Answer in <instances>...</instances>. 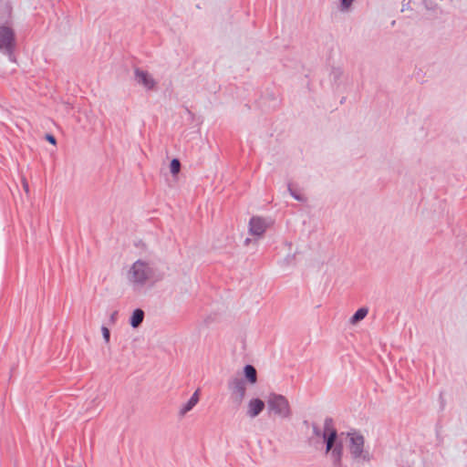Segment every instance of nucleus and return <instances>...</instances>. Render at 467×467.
<instances>
[{
    "instance_id": "f257e3e1",
    "label": "nucleus",
    "mask_w": 467,
    "mask_h": 467,
    "mask_svg": "<svg viewBox=\"0 0 467 467\" xmlns=\"http://www.w3.org/2000/svg\"><path fill=\"white\" fill-rule=\"evenodd\" d=\"M314 433L323 438L326 443V453L328 454L332 467H343V440L350 457L356 462H368L370 455L365 446L364 435L357 430L341 432L339 435L332 419H326L323 430L314 427Z\"/></svg>"
},
{
    "instance_id": "f03ea898",
    "label": "nucleus",
    "mask_w": 467,
    "mask_h": 467,
    "mask_svg": "<svg viewBox=\"0 0 467 467\" xmlns=\"http://www.w3.org/2000/svg\"><path fill=\"white\" fill-rule=\"evenodd\" d=\"M125 277L135 290L152 285L161 279V275L149 262L137 260L126 271Z\"/></svg>"
},
{
    "instance_id": "7ed1b4c3",
    "label": "nucleus",
    "mask_w": 467,
    "mask_h": 467,
    "mask_svg": "<svg viewBox=\"0 0 467 467\" xmlns=\"http://www.w3.org/2000/svg\"><path fill=\"white\" fill-rule=\"evenodd\" d=\"M266 403L270 414H274L281 419H288L291 417V407L288 400L285 396L270 393L267 397Z\"/></svg>"
},
{
    "instance_id": "20e7f679",
    "label": "nucleus",
    "mask_w": 467,
    "mask_h": 467,
    "mask_svg": "<svg viewBox=\"0 0 467 467\" xmlns=\"http://www.w3.org/2000/svg\"><path fill=\"white\" fill-rule=\"evenodd\" d=\"M228 389L234 402L241 404L246 395L245 382L238 377H234L228 381Z\"/></svg>"
},
{
    "instance_id": "39448f33",
    "label": "nucleus",
    "mask_w": 467,
    "mask_h": 467,
    "mask_svg": "<svg viewBox=\"0 0 467 467\" xmlns=\"http://www.w3.org/2000/svg\"><path fill=\"white\" fill-rule=\"evenodd\" d=\"M15 46L14 31L8 26H0V50L11 56Z\"/></svg>"
},
{
    "instance_id": "423d86ee",
    "label": "nucleus",
    "mask_w": 467,
    "mask_h": 467,
    "mask_svg": "<svg viewBox=\"0 0 467 467\" xmlns=\"http://www.w3.org/2000/svg\"><path fill=\"white\" fill-rule=\"evenodd\" d=\"M271 223L259 216H253L249 221V233L252 235L261 237L270 226Z\"/></svg>"
},
{
    "instance_id": "0eeeda50",
    "label": "nucleus",
    "mask_w": 467,
    "mask_h": 467,
    "mask_svg": "<svg viewBox=\"0 0 467 467\" xmlns=\"http://www.w3.org/2000/svg\"><path fill=\"white\" fill-rule=\"evenodd\" d=\"M200 400V389H196L189 400L182 404L177 411V415L180 419H183L199 402Z\"/></svg>"
},
{
    "instance_id": "6e6552de",
    "label": "nucleus",
    "mask_w": 467,
    "mask_h": 467,
    "mask_svg": "<svg viewBox=\"0 0 467 467\" xmlns=\"http://www.w3.org/2000/svg\"><path fill=\"white\" fill-rule=\"evenodd\" d=\"M265 407V404L262 400L257 398L251 399L247 403L246 415L249 418L254 419L264 410Z\"/></svg>"
},
{
    "instance_id": "1a4fd4ad",
    "label": "nucleus",
    "mask_w": 467,
    "mask_h": 467,
    "mask_svg": "<svg viewBox=\"0 0 467 467\" xmlns=\"http://www.w3.org/2000/svg\"><path fill=\"white\" fill-rule=\"evenodd\" d=\"M136 79L147 89H153L156 86L154 78L145 71L136 70Z\"/></svg>"
},
{
    "instance_id": "9d476101",
    "label": "nucleus",
    "mask_w": 467,
    "mask_h": 467,
    "mask_svg": "<svg viewBox=\"0 0 467 467\" xmlns=\"http://www.w3.org/2000/svg\"><path fill=\"white\" fill-rule=\"evenodd\" d=\"M244 375L246 380L251 384L254 385L257 382L256 369L252 365H246L244 368Z\"/></svg>"
},
{
    "instance_id": "9b49d317",
    "label": "nucleus",
    "mask_w": 467,
    "mask_h": 467,
    "mask_svg": "<svg viewBox=\"0 0 467 467\" xmlns=\"http://www.w3.org/2000/svg\"><path fill=\"white\" fill-rule=\"evenodd\" d=\"M144 319V312L140 308H137L132 312L130 319V324L132 327H138Z\"/></svg>"
},
{
    "instance_id": "f8f14e48",
    "label": "nucleus",
    "mask_w": 467,
    "mask_h": 467,
    "mask_svg": "<svg viewBox=\"0 0 467 467\" xmlns=\"http://www.w3.org/2000/svg\"><path fill=\"white\" fill-rule=\"evenodd\" d=\"M368 313V309L367 307L359 308L349 319V323L351 325H357L358 322L363 320Z\"/></svg>"
},
{
    "instance_id": "ddd939ff",
    "label": "nucleus",
    "mask_w": 467,
    "mask_h": 467,
    "mask_svg": "<svg viewBox=\"0 0 467 467\" xmlns=\"http://www.w3.org/2000/svg\"><path fill=\"white\" fill-rule=\"evenodd\" d=\"M171 172L172 175H177L181 170V163L178 159H173L170 164Z\"/></svg>"
},
{
    "instance_id": "4468645a",
    "label": "nucleus",
    "mask_w": 467,
    "mask_h": 467,
    "mask_svg": "<svg viewBox=\"0 0 467 467\" xmlns=\"http://www.w3.org/2000/svg\"><path fill=\"white\" fill-rule=\"evenodd\" d=\"M354 0H341L340 2V11L347 12L349 10L350 6L352 5Z\"/></svg>"
},
{
    "instance_id": "2eb2a0df",
    "label": "nucleus",
    "mask_w": 467,
    "mask_h": 467,
    "mask_svg": "<svg viewBox=\"0 0 467 467\" xmlns=\"http://www.w3.org/2000/svg\"><path fill=\"white\" fill-rule=\"evenodd\" d=\"M101 332H102V337H103L105 342L109 343V338H110V332H109V328L105 326H102Z\"/></svg>"
},
{
    "instance_id": "dca6fc26",
    "label": "nucleus",
    "mask_w": 467,
    "mask_h": 467,
    "mask_svg": "<svg viewBox=\"0 0 467 467\" xmlns=\"http://www.w3.org/2000/svg\"><path fill=\"white\" fill-rule=\"evenodd\" d=\"M47 140L50 143H52V144H54V145L56 144V139H55V137H54L53 135H47Z\"/></svg>"
},
{
    "instance_id": "f3484780",
    "label": "nucleus",
    "mask_w": 467,
    "mask_h": 467,
    "mask_svg": "<svg viewBox=\"0 0 467 467\" xmlns=\"http://www.w3.org/2000/svg\"><path fill=\"white\" fill-rule=\"evenodd\" d=\"M291 194L294 196L295 199L298 200V201H301L302 198L300 196H298V194H296L294 192H291Z\"/></svg>"
},
{
    "instance_id": "a211bd4d",
    "label": "nucleus",
    "mask_w": 467,
    "mask_h": 467,
    "mask_svg": "<svg viewBox=\"0 0 467 467\" xmlns=\"http://www.w3.org/2000/svg\"><path fill=\"white\" fill-rule=\"evenodd\" d=\"M24 189L26 190V192L28 191V184L26 181L24 182Z\"/></svg>"
},
{
    "instance_id": "6ab92c4d",
    "label": "nucleus",
    "mask_w": 467,
    "mask_h": 467,
    "mask_svg": "<svg viewBox=\"0 0 467 467\" xmlns=\"http://www.w3.org/2000/svg\"><path fill=\"white\" fill-rule=\"evenodd\" d=\"M249 242H250V239H249V238L245 239V241H244V244H245V245H248Z\"/></svg>"
}]
</instances>
